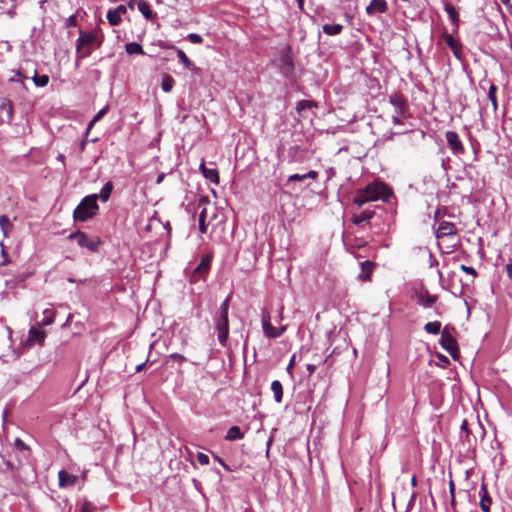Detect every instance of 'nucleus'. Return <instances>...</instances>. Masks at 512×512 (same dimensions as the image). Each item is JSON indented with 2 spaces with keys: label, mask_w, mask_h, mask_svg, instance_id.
Here are the masks:
<instances>
[{
  "label": "nucleus",
  "mask_w": 512,
  "mask_h": 512,
  "mask_svg": "<svg viewBox=\"0 0 512 512\" xmlns=\"http://www.w3.org/2000/svg\"><path fill=\"white\" fill-rule=\"evenodd\" d=\"M104 40V35L99 27L83 32L79 31V37L76 40V67H79L80 60L89 57L92 52L99 48Z\"/></svg>",
  "instance_id": "1"
},
{
  "label": "nucleus",
  "mask_w": 512,
  "mask_h": 512,
  "mask_svg": "<svg viewBox=\"0 0 512 512\" xmlns=\"http://www.w3.org/2000/svg\"><path fill=\"white\" fill-rule=\"evenodd\" d=\"M392 195L391 189L383 182L373 181L366 187L359 189L354 198L353 203L361 208L368 202H374L383 200L384 202L389 201V197Z\"/></svg>",
  "instance_id": "2"
},
{
  "label": "nucleus",
  "mask_w": 512,
  "mask_h": 512,
  "mask_svg": "<svg viewBox=\"0 0 512 512\" xmlns=\"http://www.w3.org/2000/svg\"><path fill=\"white\" fill-rule=\"evenodd\" d=\"M99 210L96 194L85 196L77 205L73 212V218L76 222H86L93 218Z\"/></svg>",
  "instance_id": "3"
},
{
  "label": "nucleus",
  "mask_w": 512,
  "mask_h": 512,
  "mask_svg": "<svg viewBox=\"0 0 512 512\" xmlns=\"http://www.w3.org/2000/svg\"><path fill=\"white\" fill-rule=\"evenodd\" d=\"M453 328L445 326L441 332L440 345L446 350L454 359L457 357L459 350L457 341L453 336Z\"/></svg>",
  "instance_id": "4"
},
{
  "label": "nucleus",
  "mask_w": 512,
  "mask_h": 512,
  "mask_svg": "<svg viewBox=\"0 0 512 512\" xmlns=\"http://www.w3.org/2000/svg\"><path fill=\"white\" fill-rule=\"evenodd\" d=\"M215 330L217 332V339L221 346L225 347L228 342L229 336V319L228 315L218 314L215 319Z\"/></svg>",
  "instance_id": "5"
},
{
  "label": "nucleus",
  "mask_w": 512,
  "mask_h": 512,
  "mask_svg": "<svg viewBox=\"0 0 512 512\" xmlns=\"http://www.w3.org/2000/svg\"><path fill=\"white\" fill-rule=\"evenodd\" d=\"M261 323H262L263 334L265 337H267L269 339H276V338L281 337L287 329V327L285 325H282L280 327H274L271 324V317H270L269 313H266V312H264L262 314Z\"/></svg>",
  "instance_id": "6"
},
{
  "label": "nucleus",
  "mask_w": 512,
  "mask_h": 512,
  "mask_svg": "<svg viewBox=\"0 0 512 512\" xmlns=\"http://www.w3.org/2000/svg\"><path fill=\"white\" fill-rule=\"evenodd\" d=\"M445 138L447 145L454 156L460 157L465 153L464 145L456 132L447 131L445 133Z\"/></svg>",
  "instance_id": "7"
},
{
  "label": "nucleus",
  "mask_w": 512,
  "mask_h": 512,
  "mask_svg": "<svg viewBox=\"0 0 512 512\" xmlns=\"http://www.w3.org/2000/svg\"><path fill=\"white\" fill-rule=\"evenodd\" d=\"M68 238L75 239L80 247L87 248L91 252L97 251L99 246L98 239H92L81 231L71 233Z\"/></svg>",
  "instance_id": "8"
},
{
  "label": "nucleus",
  "mask_w": 512,
  "mask_h": 512,
  "mask_svg": "<svg viewBox=\"0 0 512 512\" xmlns=\"http://www.w3.org/2000/svg\"><path fill=\"white\" fill-rule=\"evenodd\" d=\"M14 117V107L6 97L0 99V124H11Z\"/></svg>",
  "instance_id": "9"
},
{
  "label": "nucleus",
  "mask_w": 512,
  "mask_h": 512,
  "mask_svg": "<svg viewBox=\"0 0 512 512\" xmlns=\"http://www.w3.org/2000/svg\"><path fill=\"white\" fill-rule=\"evenodd\" d=\"M389 103L394 108V113H397L398 115H407L409 106L407 99L399 94V93H393L389 95Z\"/></svg>",
  "instance_id": "10"
},
{
  "label": "nucleus",
  "mask_w": 512,
  "mask_h": 512,
  "mask_svg": "<svg viewBox=\"0 0 512 512\" xmlns=\"http://www.w3.org/2000/svg\"><path fill=\"white\" fill-rule=\"evenodd\" d=\"M442 40L446 43V45L452 50L454 56L458 59H462V44L455 39L451 34L444 33L442 35Z\"/></svg>",
  "instance_id": "11"
},
{
  "label": "nucleus",
  "mask_w": 512,
  "mask_h": 512,
  "mask_svg": "<svg viewBox=\"0 0 512 512\" xmlns=\"http://www.w3.org/2000/svg\"><path fill=\"white\" fill-rule=\"evenodd\" d=\"M365 10L368 15L383 14L388 11V4L386 0H371Z\"/></svg>",
  "instance_id": "12"
},
{
  "label": "nucleus",
  "mask_w": 512,
  "mask_h": 512,
  "mask_svg": "<svg viewBox=\"0 0 512 512\" xmlns=\"http://www.w3.org/2000/svg\"><path fill=\"white\" fill-rule=\"evenodd\" d=\"M58 480L61 488H68L73 487L76 484L78 477L65 470H60L58 473Z\"/></svg>",
  "instance_id": "13"
},
{
  "label": "nucleus",
  "mask_w": 512,
  "mask_h": 512,
  "mask_svg": "<svg viewBox=\"0 0 512 512\" xmlns=\"http://www.w3.org/2000/svg\"><path fill=\"white\" fill-rule=\"evenodd\" d=\"M418 304L424 308H430L437 300L435 295H431L427 290L422 289L417 292Z\"/></svg>",
  "instance_id": "14"
},
{
  "label": "nucleus",
  "mask_w": 512,
  "mask_h": 512,
  "mask_svg": "<svg viewBox=\"0 0 512 512\" xmlns=\"http://www.w3.org/2000/svg\"><path fill=\"white\" fill-rule=\"evenodd\" d=\"M45 337H46L45 331H43L40 327L33 326L29 330V335H28L27 341L30 344H35V343L43 344Z\"/></svg>",
  "instance_id": "15"
},
{
  "label": "nucleus",
  "mask_w": 512,
  "mask_h": 512,
  "mask_svg": "<svg viewBox=\"0 0 512 512\" xmlns=\"http://www.w3.org/2000/svg\"><path fill=\"white\" fill-rule=\"evenodd\" d=\"M199 169L202 172L205 179H207L208 181H210L211 183H214L216 185L219 184V173H218L217 169L207 168L205 166L204 161H202V163L200 164Z\"/></svg>",
  "instance_id": "16"
},
{
  "label": "nucleus",
  "mask_w": 512,
  "mask_h": 512,
  "mask_svg": "<svg viewBox=\"0 0 512 512\" xmlns=\"http://www.w3.org/2000/svg\"><path fill=\"white\" fill-rule=\"evenodd\" d=\"M375 264L369 260L363 261L360 263L361 272L359 274V279L363 282L369 281L371 278V274L374 270Z\"/></svg>",
  "instance_id": "17"
},
{
  "label": "nucleus",
  "mask_w": 512,
  "mask_h": 512,
  "mask_svg": "<svg viewBox=\"0 0 512 512\" xmlns=\"http://www.w3.org/2000/svg\"><path fill=\"white\" fill-rule=\"evenodd\" d=\"M456 233V227L453 223L443 221L439 224L437 229V238L453 235Z\"/></svg>",
  "instance_id": "18"
},
{
  "label": "nucleus",
  "mask_w": 512,
  "mask_h": 512,
  "mask_svg": "<svg viewBox=\"0 0 512 512\" xmlns=\"http://www.w3.org/2000/svg\"><path fill=\"white\" fill-rule=\"evenodd\" d=\"M480 507L483 512H490L491 498L488 495L486 485H481L480 488Z\"/></svg>",
  "instance_id": "19"
},
{
  "label": "nucleus",
  "mask_w": 512,
  "mask_h": 512,
  "mask_svg": "<svg viewBox=\"0 0 512 512\" xmlns=\"http://www.w3.org/2000/svg\"><path fill=\"white\" fill-rule=\"evenodd\" d=\"M374 215V212L371 210H364L359 214H353L351 221L353 224L359 226L364 222H369Z\"/></svg>",
  "instance_id": "20"
},
{
  "label": "nucleus",
  "mask_w": 512,
  "mask_h": 512,
  "mask_svg": "<svg viewBox=\"0 0 512 512\" xmlns=\"http://www.w3.org/2000/svg\"><path fill=\"white\" fill-rule=\"evenodd\" d=\"M137 8L147 20H152L154 18L155 14L146 0H138Z\"/></svg>",
  "instance_id": "21"
},
{
  "label": "nucleus",
  "mask_w": 512,
  "mask_h": 512,
  "mask_svg": "<svg viewBox=\"0 0 512 512\" xmlns=\"http://www.w3.org/2000/svg\"><path fill=\"white\" fill-rule=\"evenodd\" d=\"M113 189V183L111 181H107L101 188L100 192L96 194L97 200L100 199L102 202H107L112 194Z\"/></svg>",
  "instance_id": "22"
},
{
  "label": "nucleus",
  "mask_w": 512,
  "mask_h": 512,
  "mask_svg": "<svg viewBox=\"0 0 512 512\" xmlns=\"http://www.w3.org/2000/svg\"><path fill=\"white\" fill-rule=\"evenodd\" d=\"M244 438V433L239 426H232L228 429L225 439L228 441H235Z\"/></svg>",
  "instance_id": "23"
},
{
  "label": "nucleus",
  "mask_w": 512,
  "mask_h": 512,
  "mask_svg": "<svg viewBox=\"0 0 512 512\" xmlns=\"http://www.w3.org/2000/svg\"><path fill=\"white\" fill-rule=\"evenodd\" d=\"M271 390L277 403H281L283 399V386L280 381L274 380L271 383Z\"/></svg>",
  "instance_id": "24"
},
{
  "label": "nucleus",
  "mask_w": 512,
  "mask_h": 512,
  "mask_svg": "<svg viewBox=\"0 0 512 512\" xmlns=\"http://www.w3.org/2000/svg\"><path fill=\"white\" fill-rule=\"evenodd\" d=\"M318 176V173L314 170H310L309 172L305 173V174H292L288 177L287 181L288 182H295V181H302L304 179H307V178H310V179H313L315 180Z\"/></svg>",
  "instance_id": "25"
},
{
  "label": "nucleus",
  "mask_w": 512,
  "mask_h": 512,
  "mask_svg": "<svg viewBox=\"0 0 512 512\" xmlns=\"http://www.w3.org/2000/svg\"><path fill=\"white\" fill-rule=\"evenodd\" d=\"M323 32L329 36H335L342 32L343 25L341 24H325L322 27Z\"/></svg>",
  "instance_id": "26"
},
{
  "label": "nucleus",
  "mask_w": 512,
  "mask_h": 512,
  "mask_svg": "<svg viewBox=\"0 0 512 512\" xmlns=\"http://www.w3.org/2000/svg\"><path fill=\"white\" fill-rule=\"evenodd\" d=\"M125 51L129 55H134V54L144 55L145 54L142 46L139 43H137V42L126 43L125 44Z\"/></svg>",
  "instance_id": "27"
},
{
  "label": "nucleus",
  "mask_w": 512,
  "mask_h": 512,
  "mask_svg": "<svg viewBox=\"0 0 512 512\" xmlns=\"http://www.w3.org/2000/svg\"><path fill=\"white\" fill-rule=\"evenodd\" d=\"M12 227V223L6 215L0 216V228L5 238L9 236V232L11 231Z\"/></svg>",
  "instance_id": "28"
},
{
  "label": "nucleus",
  "mask_w": 512,
  "mask_h": 512,
  "mask_svg": "<svg viewBox=\"0 0 512 512\" xmlns=\"http://www.w3.org/2000/svg\"><path fill=\"white\" fill-rule=\"evenodd\" d=\"M211 265V256L205 255L201 258L200 263L196 267V272L198 273H204L207 272Z\"/></svg>",
  "instance_id": "29"
},
{
  "label": "nucleus",
  "mask_w": 512,
  "mask_h": 512,
  "mask_svg": "<svg viewBox=\"0 0 512 512\" xmlns=\"http://www.w3.org/2000/svg\"><path fill=\"white\" fill-rule=\"evenodd\" d=\"M424 330L432 335H438L441 332V323L439 321L428 322L424 326Z\"/></svg>",
  "instance_id": "30"
},
{
  "label": "nucleus",
  "mask_w": 512,
  "mask_h": 512,
  "mask_svg": "<svg viewBox=\"0 0 512 512\" xmlns=\"http://www.w3.org/2000/svg\"><path fill=\"white\" fill-rule=\"evenodd\" d=\"M32 80L37 87H45L49 83V76L46 74L39 75L37 71H35L34 76L32 77Z\"/></svg>",
  "instance_id": "31"
},
{
  "label": "nucleus",
  "mask_w": 512,
  "mask_h": 512,
  "mask_svg": "<svg viewBox=\"0 0 512 512\" xmlns=\"http://www.w3.org/2000/svg\"><path fill=\"white\" fill-rule=\"evenodd\" d=\"M496 93H497V86L495 84H493V83L490 84L489 90H488V98L491 101L492 106H493V110L495 112L498 109V102H497V98H496Z\"/></svg>",
  "instance_id": "32"
},
{
  "label": "nucleus",
  "mask_w": 512,
  "mask_h": 512,
  "mask_svg": "<svg viewBox=\"0 0 512 512\" xmlns=\"http://www.w3.org/2000/svg\"><path fill=\"white\" fill-rule=\"evenodd\" d=\"M43 314L44 317L40 321L39 326H48L54 322V312L52 309H45Z\"/></svg>",
  "instance_id": "33"
},
{
  "label": "nucleus",
  "mask_w": 512,
  "mask_h": 512,
  "mask_svg": "<svg viewBox=\"0 0 512 512\" xmlns=\"http://www.w3.org/2000/svg\"><path fill=\"white\" fill-rule=\"evenodd\" d=\"M177 53V57L179 61L184 65L185 68H190L193 63L192 61L187 57L185 52L179 48L174 47Z\"/></svg>",
  "instance_id": "34"
},
{
  "label": "nucleus",
  "mask_w": 512,
  "mask_h": 512,
  "mask_svg": "<svg viewBox=\"0 0 512 512\" xmlns=\"http://www.w3.org/2000/svg\"><path fill=\"white\" fill-rule=\"evenodd\" d=\"M174 83L175 81L171 76L165 75L161 82V88L164 92L168 93L172 90Z\"/></svg>",
  "instance_id": "35"
},
{
  "label": "nucleus",
  "mask_w": 512,
  "mask_h": 512,
  "mask_svg": "<svg viewBox=\"0 0 512 512\" xmlns=\"http://www.w3.org/2000/svg\"><path fill=\"white\" fill-rule=\"evenodd\" d=\"M107 20L111 26H117L121 22L122 17L114 12V10H109L107 12Z\"/></svg>",
  "instance_id": "36"
},
{
  "label": "nucleus",
  "mask_w": 512,
  "mask_h": 512,
  "mask_svg": "<svg viewBox=\"0 0 512 512\" xmlns=\"http://www.w3.org/2000/svg\"><path fill=\"white\" fill-rule=\"evenodd\" d=\"M444 10L445 12L447 13L449 19L452 21V22H457L458 21V13L455 9V7L451 4H445L444 6Z\"/></svg>",
  "instance_id": "37"
},
{
  "label": "nucleus",
  "mask_w": 512,
  "mask_h": 512,
  "mask_svg": "<svg viewBox=\"0 0 512 512\" xmlns=\"http://www.w3.org/2000/svg\"><path fill=\"white\" fill-rule=\"evenodd\" d=\"M205 218H206V209L203 208L199 215V230L201 233H206V231H207V225L205 223Z\"/></svg>",
  "instance_id": "38"
},
{
  "label": "nucleus",
  "mask_w": 512,
  "mask_h": 512,
  "mask_svg": "<svg viewBox=\"0 0 512 512\" xmlns=\"http://www.w3.org/2000/svg\"><path fill=\"white\" fill-rule=\"evenodd\" d=\"M231 296H228L220 305L219 314L228 315Z\"/></svg>",
  "instance_id": "39"
},
{
  "label": "nucleus",
  "mask_w": 512,
  "mask_h": 512,
  "mask_svg": "<svg viewBox=\"0 0 512 512\" xmlns=\"http://www.w3.org/2000/svg\"><path fill=\"white\" fill-rule=\"evenodd\" d=\"M0 245H1V248H2L1 255H2V258H3L2 261L0 262V266H6L10 262V259L8 257V254H7V251L5 249L4 244L1 242Z\"/></svg>",
  "instance_id": "40"
},
{
  "label": "nucleus",
  "mask_w": 512,
  "mask_h": 512,
  "mask_svg": "<svg viewBox=\"0 0 512 512\" xmlns=\"http://www.w3.org/2000/svg\"><path fill=\"white\" fill-rule=\"evenodd\" d=\"M188 39L193 44H201L203 42V38L201 35L197 33H190L188 34Z\"/></svg>",
  "instance_id": "41"
},
{
  "label": "nucleus",
  "mask_w": 512,
  "mask_h": 512,
  "mask_svg": "<svg viewBox=\"0 0 512 512\" xmlns=\"http://www.w3.org/2000/svg\"><path fill=\"white\" fill-rule=\"evenodd\" d=\"M196 458L200 465H208L209 464V461H210L209 456L202 452H198Z\"/></svg>",
  "instance_id": "42"
},
{
  "label": "nucleus",
  "mask_w": 512,
  "mask_h": 512,
  "mask_svg": "<svg viewBox=\"0 0 512 512\" xmlns=\"http://www.w3.org/2000/svg\"><path fill=\"white\" fill-rule=\"evenodd\" d=\"M460 269H461L463 272H465V273H467V274H470V275H471L472 277H474V278L477 276V272H476V270H475L473 267H471V266H467V265H465V264H462V265L460 266Z\"/></svg>",
  "instance_id": "43"
},
{
  "label": "nucleus",
  "mask_w": 512,
  "mask_h": 512,
  "mask_svg": "<svg viewBox=\"0 0 512 512\" xmlns=\"http://www.w3.org/2000/svg\"><path fill=\"white\" fill-rule=\"evenodd\" d=\"M22 78H23V75H22L21 71H20V70H17V71H15V75H14V76H12L9 80H10L11 82H19V83H21L22 85H24V81H23V79H22ZM24 79H26V77H24Z\"/></svg>",
  "instance_id": "44"
},
{
  "label": "nucleus",
  "mask_w": 512,
  "mask_h": 512,
  "mask_svg": "<svg viewBox=\"0 0 512 512\" xmlns=\"http://www.w3.org/2000/svg\"><path fill=\"white\" fill-rule=\"evenodd\" d=\"M108 112V107H104L102 108L101 110H99L96 115L93 117L94 118V121H99L101 120L105 115L106 113Z\"/></svg>",
  "instance_id": "45"
},
{
  "label": "nucleus",
  "mask_w": 512,
  "mask_h": 512,
  "mask_svg": "<svg viewBox=\"0 0 512 512\" xmlns=\"http://www.w3.org/2000/svg\"><path fill=\"white\" fill-rule=\"evenodd\" d=\"M93 509L94 507L91 503H89L88 501H84L82 503L80 512H93Z\"/></svg>",
  "instance_id": "46"
},
{
  "label": "nucleus",
  "mask_w": 512,
  "mask_h": 512,
  "mask_svg": "<svg viewBox=\"0 0 512 512\" xmlns=\"http://www.w3.org/2000/svg\"><path fill=\"white\" fill-rule=\"evenodd\" d=\"M170 357H171V359L177 361L180 364L187 360L185 356H183V355H181L179 353H173V354L170 355Z\"/></svg>",
  "instance_id": "47"
},
{
  "label": "nucleus",
  "mask_w": 512,
  "mask_h": 512,
  "mask_svg": "<svg viewBox=\"0 0 512 512\" xmlns=\"http://www.w3.org/2000/svg\"><path fill=\"white\" fill-rule=\"evenodd\" d=\"M311 102L310 101H307V100H302L300 102H298L297 104V110H304L306 108H310L311 107Z\"/></svg>",
  "instance_id": "48"
},
{
  "label": "nucleus",
  "mask_w": 512,
  "mask_h": 512,
  "mask_svg": "<svg viewBox=\"0 0 512 512\" xmlns=\"http://www.w3.org/2000/svg\"><path fill=\"white\" fill-rule=\"evenodd\" d=\"M15 446L18 448V449H21V450H26L28 449V446L20 439V438H17L14 442Z\"/></svg>",
  "instance_id": "49"
},
{
  "label": "nucleus",
  "mask_w": 512,
  "mask_h": 512,
  "mask_svg": "<svg viewBox=\"0 0 512 512\" xmlns=\"http://www.w3.org/2000/svg\"><path fill=\"white\" fill-rule=\"evenodd\" d=\"M449 492L451 495V502L454 503L455 502V486H454L453 481H450V483H449Z\"/></svg>",
  "instance_id": "50"
},
{
  "label": "nucleus",
  "mask_w": 512,
  "mask_h": 512,
  "mask_svg": "<svg viewBox=\"0 0 512 512\" xmlns=\"http://www.w3.org/2000/svg\"><path fill=\"white\" fill-rule=\"evenodd\" d=\"M406 117V115H398L397 113H394L392 115V122L394 124H402L401 118Z\"/></svg>",
  "instance_id": "51"
},
{
  "label": "nucleus",
  "mask_w": 512,
  "mask_h": 512,
  "mask_svg": "<svg viewBox=\"0 0 512 512\" xmlns=\"http://www.w3.org/2000/svg\"><path fill=\"white\" fill-rule=\"evenodd\" d=\"M119 16L122 17L127 12V9L124 5H119L117 8L113 9Z\"/></svg>",
  "instance_id": "52"
},
{
  "label": "nucleus",
  "mask_w": 512,
  "mask_h": 512,
  "mask_svg": "<svg viewBox=\"0 0 512 512\" xmlns=\"http://www.w3.org/2000/svg\"><path fill=\"white\" fill-rule=\"evenodd\" d=\"M306 369H307L309 375H312L316 370V365L315 364H307Z\"/></svg>",
  "instance_id": "53"
},
{
  "label": "nucleus",
  "mask_w": 512,
  "mask_h": 512,
  "mask_svg": "<svg viewBox=\"0 0 512 512\" xmlns=\"http://www.w3.org/2000/svg\"><path fill=\"white\" fill-rule=\"evenodd\" d=\"M460 429H461V431H464V432H466L467 434L469 433V431H468V422H467V420H466V419H464V420L462 421L461 426H460Z\"/></svg>",
  "instance_id": "54"
},
{
  "label": "nucleus",
  "mask_w": 512,
  "mask_h": 512,
  "mask_svg": "<svg viewBox=\"0 0 512 512\" xmlns=\"http://www.w3.org/2000/svg\"><path fill=\"white\" fill-rule=\"evenodd\" d=\"M507 275L510 279H512V263L506 265Z\"/></svg>",
  "instance_id": "55"
},
{
  "label": "nucleus",
  "mask_w": 512,
  "mask_h": 512,
  "mask_svg": "<svg viewBox=\"0 0 512 512\" xmlns=\"http://www.w3.org/2000/svg\"><path fill=\"white\" fill-rule=\"evenodd\" d=\"M97 121H94V118H92V120L89 122L88 126H87V130H86V134L89 133V131L92 129V127L95 125Z\"/></svg>",
  "instance_id": "56"
},
{
  "label": "nucleus",
  "mask_w": 512,
  "mask_h": 512,
  "mask_svg": "<svg viewBox=\"0 0 512 512\" xmlns=\"http://www.w3.org/2000/svg\"><path fill=\"white\" fill-rule=\"evenodd\" d=\"M297 2L298 8L303 11L304 10V0H295Z\"/></svg>",
  "instance_id": "57"
},
{
  "label": "nucleus",
  "mask_w": 512,
  "mask_h": 512,
  "mask_svg": "<svg viewBox=\"0 0 512 512\" xmlns=\"http://www.w3.org/2000/svg\"><path fill=\"white\" fill-rule=\"evenodd\" d=\"M86 145H87V138H85L84 140L81 141V143H80V150L84 151L85 148H86Z\"/></svg>",
  "instance_id": "58"
},
{
  "label": "nucleus",
  "mask_w": 512,
  "mask_h": 512,
  "mask_svg": "<svg viewBox=\"0 0 512 512\" xmlns=\"http://www.w3.org/2000/svg\"><path fill=\"white\" fill-rule=\"evenodd\" d=\"M215 458L217 459L218 463H220L225 469H228L227 465L220 457L216 456Z\"/></svg>",
  "instance_id": "59"
},
{
  "label": "nucleus",
  "mask_w": 512,
  "mask_h": 512,
  "mask_svg": "<svg viewBox=\"0 0 512 512\" xmlns=\"http://www.w3.org/2000/svg\"><path fill=\"white\" fill-rule=\"evenodd\" d=\"M56 159H57L58 161H60L61 163H63V164H64L65 156H64L63 154H59V155L56 157Z\"/></svg>",
  "instance_id": "60"
},
{
  "label": "nucleus",
  "mask_w": 512,
  "mask_h": 512,
  "mask_svg": "<svg viewBox=\"0 0 512 512\" xmlns=\"http://www.w3.org/2000/svg\"><path fill=\"white\" fill-rule=\"evenodd\" d=\"M144 366H145V363H142V364L137 365V366H136V371H137V372H140V371L143 369V367H144Z\"/></svg>",
  "instance_id": "61"
},
{
  "label": "nucleus",
  "mask_w": 512,
  "mask_h": 512,
  "mask_svg": "<svg viewBox=\"0 0 512 512\" xmlns=\"http://www.w3.org/2000/svg\"><path fill=\"white\" fill-rule=\"evenodd\" d=\"M205 203H206V198L201 197V199L199 200L198 206L200 207L201 205H204Z\"/></svg>",
  "instance_id": "62"
},
{
  "label": "nucleus",
  "mask_w": 512,
  "mask_h": 512,
  "mask_svg": "<svg viewBox=\"0 0 512 512\" xmlns=\"http://www.w3.org/2000/svg\"><path fill=\"white\" fill-rule=\"evenodd\" d=\"M163 178H164V174L159 175V176L157 177V183H158V184H159V183H161V182H162V180H163Z\"/></svg>",
  "instance_id": "63"
},
{
  "label": "nucleus",
  "mask_w": 512,
  "mask_h": 512,
  "mask_svg": "<svg viewBox=\"0 0 512 512\" xmlns=\"http://www.w3.org/2000/svg\"><path fill=\"white\" fill-rule=\"evenodd\" d=\"M411 483H412L413 486L416 485V478L415 477L412 478Z\"/></svg>",
  "instance_id": "64"
}]
</instances>
